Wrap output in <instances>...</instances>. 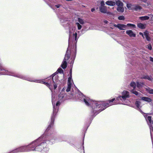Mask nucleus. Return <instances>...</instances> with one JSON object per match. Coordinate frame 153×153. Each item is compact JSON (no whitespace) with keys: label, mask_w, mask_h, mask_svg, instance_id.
I'll use <instances>...</instances> for the list:
<instances>
[{"label":"nucleus","mask_w":153,"mask_h":153,"mask_svg":"<svg viewBox=\"0 0 153 153\" xmlns=\"http://www.w3.org/2000/svg\"><path fill=\"white\" fill-rule=\"evenodd\" d=\"M127 7L130 10H134V5L131 4H127Z\"/></svg>","instance_id":"13"},{"label":"nucleus","mask_w":153,"mask_h":153,"mask_svg":"<svg viewBox=\"0 0 153 153\" xmlns=\"http://www.w3.org/2000/svg\"><path fill=\"white\" fill-rule=\"evenodd\" d=\"M118 19L120 20H124L125 19V18L123 16H120L118 17Z\"/></svg>","instance_id":"30"},{"label":"nucleus","mask_w":153,"mask_h":153,"mask_svg":"<svg viewBox=\"0 0 153 153\" xmlns=\"http://www.w3.org/2000/svg\"><path fill=\"white\" fill-rule=\"evenodd\" d=\"M136 85H136V84L135 82H131L130 84V85L133 88V89L131 90V91L132 93L135 94V95L139 96L140 95V94L135 90Z\"/></svg>","instance_id":"3"},{"label":"nucleus","mask_w":153,"mask_h":153,"mask_svg":"<svg viewBox=\"0 0 153 153\" xmlns=\"http://www.w3.org/2000/svg\"><path fill=\"white\" fill-rule=\"evenodd\" d=\"M141 99L143 101L147 102H150L151 101V100L150 98L146 97H142Z\"/></svg>","instance_id":"16"},{"label":"nucleus","mask_w":153,"mask_h":153,"mask_svg":"<svg viewBox=\"0 0 153 153\" xmlns=\"http://www.w3.org/2000/svg\"><path fill=\"white\" fill-rule=\"evenodd\" d=\"M142 1H143L145 2H146V1H147V0H142Z\"/></svg>","instance_id":"45"},{"label":"nucleus","mask_w":153,"mask_h":153,"mask_svg":"<svg viewBox=\"0 0 153 153\" xmlns=\"http://www.w3.org/2000/svg\"><path fill=\"white\" fill-rule=\"evenodd\" d=\"M122 95L121 96H120L117 97L115 101V102H114V103H113V102L115 100V98H113L108 100L107 102L100 101L94 102L88 97L84 98L83 100L87 105H96V108H99L101 107V105L102 106L107 107L113 105L122 104V103L120 101V100L122 101H124L127 98H129V92L126 91H124L122 93Z\"/></svg>","instance_id":"1"},{"label":"nucleus","mask_w":153,"mask_h":153,"mask_svg":"<svg viewBox=\"0 0 153 153\" xmlns=\"http://www.w3.org/2000/svg\"><path fill=\"white\" fill-rule=\"evenodd\" d=\"M60 5L59 4L56 5H55V6L57 8H59L60 7Z\"/></svg>","instance_id":"39"},{"label":"nucleus","mask_w":153,"mask_h":153,"mask_svg":"<svg viewBox=\"0 0 153 153\" xmlns=\"http://www.w3.org/2000/svg\"><path fill=\"white\" fill-rule=\"evenodd\" d=\"M146 90L148 91L150 94H153V90L151 89L149 87L146 88Z\"/></svg>","instance_id":"22"},{"label":"nucleus","mask_w":153,"mask_h":153,"mask_svg":"<svg viewBox=\"0 0 153 153\" xmlns=\"http://www.w3.org/2000/svg\"><path fill=\"white\" fill-rule=\"evenodd\" d=\"M72 85V84H69V83H68V88H70V89H71Z\"/></svg>","instance_id":"33"},{"label":"nucleus","mask_w":153,"mask_h":153,"mask_svg":"<svg viewBox=\"0 0 153 153\" xmlns=\"http://www.w3.org/2000/svg\"><path fill=\"white\" fill-rule=\"evenodd\" d=\"M105 109V108H103V109H102V110L101 111H102V110H104V109Z\"/></svg>","instance_id":"49"},{"label":"nucleus","mask_w":153,"mask_h":153,"mask_svg":"<svg viewBox=\"0 0 153 153\" xmlns=\"http://www.w3.org/2000/svg\"><path fill=\"white\" fill-rule=\"evenodd\" d=\"M135 105L137 108H139L140 106V102L139 101H136Z\"/></svg>","instance_id":"23"},{"label":"nucleus","mask_w":153,"mask_h":153,"mask_svg":"<svg viewBox=\"0 0 153 153\" xmlns=\"http://www.w3.org/2000/svg\"><path fill=\"white\" fill-rule=\"evenodd\" d=\"M43 145H44L45 146L46 145V144L45 143H43V144H42Z\"/></svg>","instance_id":"48"},{"label":"nucleus","mask_w":153,"mask_h":153,"mask_svg":"<svg viewBox=\"0 0 153 153\" xmlns=\"http://www.w3.org/2000/svg\"><path fill=\"white\" fill-rule=\"evenodd\" d=\"M143 85V84L139 82H137V87L139 89H140Z\"/></svg>","instance_id":"14"},{"label":"nucleus","mask_w":153,"mask_h":153,"mask_svg":"<svg viewBox=\"0 0 153 153\" xmlns=\"http://www.w3.org/2000/svg\"><path fill=\"white\" fill-rule=\"evenodd\" d=\"M52 104L53 105V114H54L56 112V110H55V108H54L55 106H54V105L55 104V103H54L53 99H52Z\"/></svg>","instance_id":"28"},{"label":"nucleus","mask_w":153,"mask_h":153,"mask_svg":"<svg viewBox=\"0 0 153 153\" xmlns=\"http://www.w3.org/2000/svg\"><path fill=\"white\" fill-rule=\"evenodd\" d=\"M144 117L148 122V124L149 125L150 128V134H151L152 132L153 131V126H152V124L153 125V120L151 121L152 117L150 116H149L146 114L144 115Z\"/></svg>","instance_id":"2"},{"label":"nucleus","mask_w":153,"mask_h":153,"mask_svg":"<svg viewBox=\"0 0 153 153\" xmlns=\"http://www.w3.org/2000/svg\"><path fill=\"white\" fill-rule=\"evenodd\" d=\"M139 34L140 35H141L142 36V37H143V38H144L143 34L142 33L140 32Z\"/></svg>","instance_id":"35"},{"label":"nucleus","mask_w":153,"mask_h":153,"mask_svg":"<svg viewBox=\"0 0 153 153\" xmlns=\"http://www.w3.org/2000/svg\"><path fill=\"white\" fill-rule=\"evenodd\" d=\"M76 24L77 26L78 29L80 30L82 27V26L80 25L79 23L78 22L76 23Z\"/></svg>","instance_id":"29"},{"label":"nucleus","mask_w":153,"mask_h":153,"mask_svg":"<svg viewBox=\"0 0 153 153\" xmlns=\"http://www.w3.org/2000/svg\"><path fill=\"white\" fill-rule=\"evenodd\" d=\"M142 79H147L151 81L152 80V77L151 76H143L142 78Z\"/></svg>","instance_id":"19"},{"label":"nucleus","mask_w":153,"mask_h":153,"mask_svg":"<svg viewBox=\"0 0 153 153\" xmlns=\"http://www.w3.org/2000/svg\"><path fill=\"white\" fill-rule=\"evenodd\" d=\"M74 36H75V40H76V36H77V34L76 33H74Z\"/></svg>","instance_id":"36"},{"label":"nucleus","mask_w":153,"mask_h":153,"mask_svg":"<svg viewBox=\"0 0 153 153\" xmlns=\"http://www.w3.org/2000/svg\"><path fill=\"white\" fill-rule=\"evenodd\" d=\"M118 28L121 30H124L127 29V25L123 24H119Z\"/></svg>","instance_id":"11"},{"label":"nucleus","mask_w":153,"mask_h":153,"mask_svg":"<svg viewBox=\"0 0 153 153\" xmlns=\"http://www.w3.org/2000/svg\"><path fill=\"white\" fill-rule=\"evenodd\" d=\"M3 74L13 76L12 73L8 72V71H5V72L3 73Z\"/></svg>","instance_id":"24"},{"label":"nucleus","mask_w":153,"mask_h":153,"mask_svg":"<svg viewBox=\"0 0 153 153\" xmlns=\"http://www.w3.org/2000/svg\"><path fill=\"white\" fill-rule=\"evenodd\" d=\"M137 27L141 29H144L146 28V24H143L141 23H138L137 25Z\"/></svg>","instance_id":"8"},{"label":"nucleus","mask_w":153,"mask_h":153,"mask_svg":"<svg viewBox=\"0 0 153 153\" xmlns=\"http://www.w3.org/2000/svg\"><path fill=\"white\" fill-rule=\"evenodd\" d=\"M117 5L118 7L119 6H123V3L120 1H118L115 3Z\"/></svg>","instance_id":"18"},{"label":"nucleus","mask_w":153,"mask_h":153,"mask_svg":"<svg viewBox=\"0 0 153 153\" xmlns=\"http://www.w3.org/2000/svg\"><path fill=\"white\" fill-rule=\"evenodd\" d=\"M31 150H32V151H33L34 150V149H31Z\"/></svg>","instance_id":"47"},{"label":"nucleus","mask_w":153,"mask_h":153,"mask_svg":"<svg viewBox=\"0 0 153 153\" xmlns=\"http://www.w3.org/2000/svg\"><path fill=\"white\" fill-rule=\"evenodd\" d=\"M104 22L105 23H107L108 22V21L106 20Z\"/></svg>","instance_id":"46"},{"label":"nucleus","mask_w":153,"mask_h":153,"mask_svg":"<svg viewBox=\"0 0 153 153\" xmlns=\"http://www.w3.org/2000/svg\"><path fill=\"white\" fill-rule=\"evenodd\" d=\"M126 25H127V27L128 26L134 28H136V26L135 25L133 24L128 23Z\"/></svg>","instance_id":"21"},{"label":"nucleus","mask_w":153,"mask_h":153,"mask_svg":"<svg viewBox=\"0 0 153 153\" xmlns=\"http://www.w3.org/2000/svg\"><path fill=\"white\" fill-rule=\"evenodd\" d=\"M70 89H70V88H69L68 87L67 89L66 90V91L67 92H69V91H70Z\"/></svg>","instance_id":"40"},{"label":"nucleus","mask_w":153,"mask_h":153,"mask_svg":"<svg viewBox=\"0 0 153 153\" xmlns=\"http://www.w3.org/2000/svg\"><path fill=\"white\" fill-rule=\"evenodd\" d=\"M95 10V9L94 8H92L91 9V11L92 12H93V11H94Z\"/></svg>","instance_id":"43"},{"label":"nucleus","mask_w":153,"mask_h":153,"mask_svg":"<svg viewBox=\"0 0 153 153\" xmlns=\"http://www.w3.org/2000/svg\"><path fill=\"white\" fill-rule=\"evenodd\" d=\"M34 82H40V83H42L43 82V81H40L39 80H35V81H34Z\"/></svg>","instance_id":"34"},{"label":"nucleus","mask_w":153,"mask_h":153,"mask_svg":"<svg viewBox=\"0 0 153 153\" xmlns=\"http://www.w3.org/2000/svg\"><path fill=\"white\" fill-rule=\"evenodd\" d=\"M149 17L147 16H143L139 17V19L142 21H144L145 20H147L149 19Z\"/></svg>","instance_id":"12"},{"label":"nucleus","mask_w":153,"mask_h":153,"mask_svg":"<svg viewBox=\"0 0 153 153\" xmlns=\"http://www.w3.org/2000/svg\"><path fill=\"white\" fill-rule=\"evenodd\" d=\"M53 80V81H54Z\"/></svg>","instance_id":"50"},{"label":"nucleus","mask_w":153,"mask_h":153,"mask_svg":"<svg viewBox=\"0 0 153 153\" xmlns=\"http://www.w3.org/2000/svg\"><path fill=\"white\" fill-rule=\"evenodd\" d=\"M144 35L146 37V40L148 41H150L151 40V38L149 36V32L146 30L144 32Z\"/></svg>","instance_id":"9"},{"label":"nucleus","mask_w":153,"mask_h":153,"mask_svg":"<svg viewBox=\"0 0 153 153\" xmlns=\"http://www.w3.org/2000/svg\"><path fill=\"white\" fill-rule=\"evenodd\" d=\"M117 10L120 12H123L124 11V8L123 6L118 7L117 8Z\"/></svg>","instance_id":"15"},{"label":"nucleus","mask_w":153,"mask_h":153,"mask_svg":"<svg viewBox=\"0 0 153 153\" xmlns=\"http://www.w3.org/2000/svg\"><path fill=\"white\" fill-rule=\"evenodd\" d=\"M105 4L107 5L111 6H114L116 4L115 2L111 1H106L105 2Z\"/></svg>","instance_id":"10"},{"label":"nucleus","mask_w":153,"mask_h":153,"mask_svg":"<svg viewBox=\"0 0 153 153\" xmlns=\"http://www.w3.org/2000/svg\"><path fill=\"white\" fill-rule=\"evenodd\" d=\"M105 4L104 1L103 0L102 1L100 2V6H105Z\"/></svg>","instance_id":"32"},{"label":"nucleus","mask_w":153,"mask_h":153,"mask_svg":"<svg viewBox=\"0 0 153 153\" xmlns=\"http://www.w3.org/2000/svg\"><path fill=\"white\" fill-rule=\"evenodd\" d=\"M60 105V102H59V101H58L57 102V103H56V106H58V105Z\"/></svg>","instance_id":"37"},{"label":"nucleus","mask_w":153,"mask_h":153,"mask_svg":"<svg viewBox=\"0 0 153 153\" xmlns=\"http://www.w3.org/2000/svg\"><path fill=\"white\" fill-rule=\"evenodd\" d=\"M78 21L81 24H84V21L82 19L80 18H78Z\"/></svg>","instance_id":"25"},{"label":"nucleus","mask_w":153,"mask_h":153,"mask_svg":"<svg viewBox=\"0 0 153 153\" xmlns=\"http://www.w3.org/2000/svg\"><path fill=\"white\" fill-rule=\"evenodd\" d=\"M40 148V146H37L36 147V150H37V151H40V150H37L38 148Z\"/></svg>","instance_id":"41"},{"label":"nucleus","mask_w":153,"mask_h":153,"mask_svg":"<svg viewBox=\"0 0 153 153\" xmlns=\"http://www.w3.org/2000/svg\"><path fill=\"white\" fill-rule=\"evenodd\" d=\"M114 25L115 27H118V28L119 24H117V25L114 24Z\"/></svg>","instance_id":"38"},{"label":"nucleus","mask_w":153,"mask_h":153,"mask_svg":"<svg viewBox=\"0 0 153 153\" xmlns=\"http://www.w3.org/2000/svg\"><path fill=\"white\" fill-rule=\"evenodd\" d=\"M32 81V80L30 81Z\"/></svg>","instance_id":"51"},{"label":"nucleus","mask_w":153,"mask_h":153,"mask_svg":"<svg viewBox=\"0 0 153 153\" xmlns=\"http://www.w3.org/2000/svg\"><path fill=\"white\" fill-rule=\"evenodd\" d=\"M69 58V55L68 53H67L65 55V56L64 59V60L62 64L61 65V66L63 68L65 69L66 67V61Z\"/></svg>","instance_id":"5"},{"label":"nucleus","mask_w":153,"mask_h":153,"mask_svg":"<svg viewBox=\"0 0 153 153\" xmlns=\"http://www.w3.org/2000/svg\"><path fill=\"white\" fill-rule=\"evenodd\" d=\"M150 60L151 61L153 62V58H152L151 57H150Z\"/></svg>","instance_id":"42"},{"label":"nucleus","mask_w":153,"mask_h":153,"mask_svg":"<svg viewBox=\"0 0 153 153\" xmlns=\"http://www.w3.org/2000/svg\"><path fill=\"white\" fill-rule=\"evenodd\" d=\"M59 81H56L55 82L54 81H53L52 84H49L48 83L44 82L45 84L47 86L49 87L50 89L51 90V88L52 87L53 85L54 87V89H55L57 87V84L58 83Z\"/></svg>","instance_id":"4"},{"label":"nucleus","mask_w":153,"mask_h":153,"mask_svg":"<svg viewBox=\"0 0 153 153\" xmlns=\"http://www.w3.org/2000/svg\"><path fill=\"white\" fill-rule=\"evenodd\" d=\"M73 83V81L72 79V76H70L68 78V83L72 84Z\"/></svg>","instance_id":"20"},{"label":"nucleus","mask_w":153,"mask_h":153,"mask_svg":"<svg viewBox=\"0 0 153 153\" xmlns=\"http://www.w3.org/2000/svg\"><path fill=\"white\" fill-rule=\"evenodd\" d=\"M38 142H39V140H37L36 141H35L32 142V144L33 145V146H34L33 148H34L35 146L36 145L38 144Z\"/></svg>","instance_id":"26"},{"label":"nucleus","mask_w":153,"mask_h":153,"mask_svg":"<svg viewBox=\"0 0 153 153\" xmlns=\"http://www.w3.org/2000/svg\"><path fill=\"white\" fill-rule=\"evenodd\" d=\"M100 11L103 13H107V8L105 6H100L99 7Z\"/></svg>","instance_id":"6"},{"label":"nucleus","mask_w":153,"mask_h":153,"mask_svg":"<svg viewBox=\"0 0 153 153\" xmlns=\"http://www.w3.org/2000/svg\"><path fill=\"white\" fill-rule=\"evenodd\" d=\"M70 76H71V75H72V71H71V70H70Z\"/></svg>","instance_id":"44"},{"label":"nucleus","mask_w":153,"mask_h":153,"mask_svg":"<svg viewBox=\"0 0 153 153\" xmlns=\"http://www.w3.org/2000/svg\"><path fill=\"white\" fill-rule=\"evenodd\" d=\"M134 10L137 11L140 10L141 8V7L139 5H134Z\"/></svg>","instance_id":"17"},{"label":"nucleus","mask_w":153,"mask_h":153,"mask_svg":"<svg viewBox=\"0 0 153 153\" xmlns=\"http://www.w3.org/2000/svg\"><path fill=\"white\" fill-rule=\"evenodd\" d=\"M126 33L131 37H135L136 36V34L131 30H127Z\"/></svg>","instance_id":"7"},{"label":"nucleus","mask_w":153,"mask_h":153,"mask_svg":"<svg viewBox=\"0 0 153 153\" xmlns=\"http://www.w3.org/2000/svg\"><path fill=\"white\" fill-rule=\"evenodd\" d=\"M147 48L149 50H151L152 49V47L151 45L149 44L147 45Z\"/></svg>","instance_id":"31"},{"label":"nucleus","mask_w":153,"mask_h":153,"mask_svg":"<svg viewBox=\"0 0 153 153\" xmlns=\"http://www.w3.org/2000/svg\"><path fill=\"white\" fill-rule=\"evenodd\" d=\"M64 96L63 94H60L59 96V100H61L64 97Z\"/></svg>","instance_id":"27"}]
</instances>
